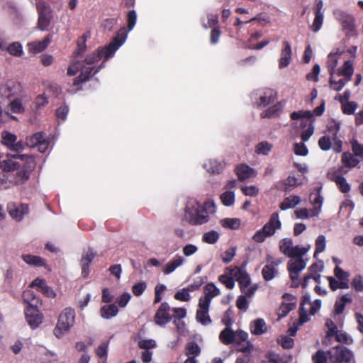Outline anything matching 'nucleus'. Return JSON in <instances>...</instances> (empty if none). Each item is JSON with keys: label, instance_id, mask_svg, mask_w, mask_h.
Listing matches in <instances>:
<instances>
[{"label": "nucleus", "instance_id": "f257e3e1", "mask_svg": "<svg viewBox=\"0 0 363 363\" xmlns=\"http://www.w3.org/2000/svg\"><path fill=\"white\" fill-rule=\"evenodd\" d=\"M216 211L213 201L208 200L201 205L196 200L190 199L186 204L184 219L193 225H203L211 220Z\"/></svg>", "mask_w": 363, "mask_h": 363}, {"label": "nucleus", "instance_id": "f03ea898", "mask_svg": "<svg viewBox=\"0 0 363 363\" xmlns=\"http://www.w3.org/2000/svg\"><path fill=\"white\" fill-rule=\"evenodd\" d=\"M220 340L224 345L236 343L238 345L237 350L243 353H250L253 347L252 345L247 341L248 334L243 330H237L234 332L230 327L223 330L219 335Z\"/></svg>", "mask_w": 363, "mask_h": 363}, {"label": "nucleus", "instance_id": "7ed1b4c3", "mask_svg": "<svg viewBox=\"0 0 363 363\" xmlns=\"http://www.w3.org/2000/svg\"><path fill=\"white\" fill-rule=\"evenodd\" d=\"M75 312L71 308H65L59 315L57 323L53 330L54 335L59 339L74 325Z\"/></svg>", "mask_w": 363, "mask_h": 363}, {"label": "nucleus", "instance_id": "20e7f679", "mask_svg": "<svg viewBox=\"0 0 363 363\" xmlns=\"http://www.w3.org/2000/svg\"><path fill=\"white\" fill-rule=\"evenodd\" d=\"M312 116L313 114L310 111H294L290 115L291 120L302 119L300 123V128L303 130L301 133V138L303 142L308 141L313 133V126L308 121Z\"/></svg>", "mask_w": 363, "mask_h": 363}, {"label": "nucleus", "instance_id": "39448f33", "mask_svg": "<svg viewBox=\"0 0 363 363\" xmlns=\"http://www.w3.org/2000/svg\"><path fill=\"white\" fill-rule=\"evenodd\" d=\"M329 360L333 363H355L352 351L342 345H338L328 351Z\"/></svg>", "mask_w": 363, "mask_h": 363}, {"label": "nucleus", "instance_id": "423d86ee", "mask_svg": "<svg viewBox=\"0 0 363 363\" xmlns=\"http://www.w3.org/2000/svg\"><path fill=\"white\" fill-rule=\"evenodd\" d=\"M335 19L342 26V29L347 36H354L357 35L354 18L352 15L346 12L336 9L333 11Z\"/></svg>", "mask_w": 363, "mask_h": 363}, {"label": "nucleus", "instance_id": "0eeeda50", "mask_svg": "<svg viewBox=\"0 0 363 363\" xmlns=\"http://www.w3.org/2000/svg\"><path fill=\"white\" fill-rule=\"evenodd\" d=\"M36 8L38 13V27L41 30H45L52 18V9L48 4L43 1L37 3Z\"/></svg>", "mask_w": 363, "mask_h": 363}, {"label": "nucleus", "instance_id": "6e6552de", "mask_svg": "<svg viewBox=\"0 0 363 363\" xmlns=\"http://www.w3.org/2000/svg\"><path fill=\"white\" fill-rule=\"evenodd\" d=\"M6 211L13 220L20 222L28 215L30 208L28 204L11 201L6 205Z\"/></svg>", "mask_w": 363, "mask_h": 363}, {"label": "nucleus", "instance_id": "1a4fd4ad", "mask_svg": "<svg viewBox=\"0 0 363 363\" xmlns=\"http://www.w3.org/2000/svg\"><path fill=\"white\" fill-rule=\"evenodd\" d=\"M306 267V262L302 258L292 259L288 262V269L290 278L292 281V286L297 287L299 285V273Z\"/></svg>", "mask_w": 363, "mask_h": 363}, {"label": "nucleus", "instance_id": "9d476101", "mask_svg": "<svg viewBox=\"0 0 363 363\" xmlns=\"http://www.w3.org/2000/svg\"><path fill=\"white\" fill-rule=\"evenodd\" d=\"M127 33L128 32L125 27L121 28L117 31L112 41L107 46L104 47V51L106 52V58L113 56L116 51L124 43L127 38Z\"/></svg>", "mask_w": 363, "mask_h": 363}, {"label": "nucleus", "instance_id": "9b49d317", "mask_svg": "<svg viewBox=\"0 0 363 363\" xmlns=\"http://www.w3.org/2000/svg\"><path fill=\"white\" fill-rule=\"evenodd\" d=\"M26 145L29 147H38L40 152H45L50 145V141L45 138L43 132L34 133L26 139Z\"/></svg>", "mask_w": 363, "mask_h": 363}, {"label": "nucleus", "instance_id": "f8f14e48", "mask_svg": "<svg viewBox=\"0 0 363 363\" xmlns=\"http://www.w3.org/2000/svg\"><path fill=\"white\" fill-rule=\"evenodd\" d=\"M0 90L2 95L9 98L16 95H20L22 93L23 88L18 82L10 79L8 80L4 85H1Z\"/></svg>", "mask_w": 363, "mask_h": 363}, {"label": "nucleus", "instance_id": "ddd939ff", "mask_svg": "<svg viewBox=\"0 0 363 363\" xmlns=\"http://www.w3.org/2000/svg\"><path fill=\"white\" fill-rule=\"evenodd\" d=\"M101 68H102V65H101L99 67H98L95 69L94 73H92V72L94 70V67L89 66L87 67H85L84 66V62H82V68L80 69L81 73L78 77H77L74 79L73 85L74 86H79L82 83L89 80V79L92 76L96 74L97 72H99Z\"/></svg>", "mask_w": 363, "mask_h": 363}, {"label": "nucleus", "instance_id": "4468645a", "mask_svg": "<svg viewBox=\"0 0 363 363\" xmlns=\"http://www.w3.org/2000/svg\"><path fill=\"white\" fill-rule=\"evenodd\" d=\"M25 315L28 323L32 328H36L42 323L43 315L37 308H27Z\"/></svg>", "mask_w": 363, "mask_h": 363}, {"label": "nucleus", "instance_id": "2eb2a0df", "mask_svg": "<svg viewBox=\"0 0 363 363\" xmlns=\"http://www.w3.org/2000/svg\"><path fill=\"white\" fill-rule=\"evenodd\" d=\"M345 52L344 50L335 48L328 55L326 64L329 74H335L338 60Z\"/></svg>", "mask_w": 363, "mask_h": 363}, {"label": "nucleus", "instance_id": "dca6fc26", "mask_svg": "<svg viewBox=\"0 0 363 363\" xmlns=\"http://www.w3.org/2000/svg\"><path fill=\"white\" fill-rule=\"evenodd\" d=\"M169 310V306L167 303L164 302L161 304L155 316L156 324L162 326L171 320V316L168 313Z\"/></svg>", "mask_w": 363, "mask_h": 363}, {"label": "nucleus", "instance_id": "f3484780", "mask_svg": "<svg viewBox=\"0 0 363 363\" xmlns=\"http://www.w3.org/2000/svg\"><path fill=\"white\" fill-rule=\"evenodd\" d=\"M199 308L196 315V320L204 325L210 324L211 320L208 315L209 305L208 303L199 301Z\"/></svg>", "mask_w": 363, "mask_h": 363}, {"label": "nucleus", "instance_id": "a211bd4d", "mask_svg": "<svg viewBox=\"0 0 363 363\" xmlns=\"http://www.w3.org/2000/svg\"><path fill=\"white\" fill-rule=\"evenodd\" d=\"M292 50L290 43L284 40L283 42V49L281 52V57L279 60V67L282 69L287 67L291 60Z\"/></svg>", "mask_w": 363, "mask_h": 363}, {"label": "nucleus", "instance_id": "6ab92c4d", "mask_svg": "<svg viewBox=\"0 0 363 363\" xmlns=\"http://www.w3.org/2000/svg\"><path fill=\"white\" fill-rule=\"evenodd\" d=\"M321 187L316 189L315 193H312L310 195V201L313 204V208L311 209V216H318L320 211L323 197L320 194Z\"/></svg>", "mask_w": 363, "mask_h": 363}, {"label": "nucleus", "instance_id": "aec40b11", "mask_svg": "<svg viewBox=\"0 0 363 363\" xmlns=\"http://www.w3.org/2000/svg\"><path fill=\"white\" fill-rule=\"evenodd\" d=\"M105 48H99L96 52L89 55L84 60V62L89 65V67H93V65L98 62L101 59L104 58V62L101 63L102 67L104 66V62L108 59L106 57V52L104 51Z\"/></svg>", "mask_w": 363, "mask_h": 363}, {"label": "nucleus", "instance_id": "412c9836", "mask_svg": "<svg viewBox=\"0 0 363 363\" xmlns=\"http://www.w3.org/2000/svg\"><path fill=\"white\" fill-rule=\"evenodd\" d=\"M96 254L92 250L89 249L87 251L83 252L82 257L80 260L82 267V274L86 277L89 273V266L91 263L92 260L95 257Z\"/></svg>", "mask_w": 363, "mask_h": 363}, {"label": "nucleus", "instance_id": "4be33fe9", "mask_svg": "<svg viewBox=\"0 0 363 363\" xmlns=\"http://www.w3.org/2000/svg\"><path fill=\"white\" fill-rule=\"evenodd\" d=\"M330 179L334 182L340 191L344 194L348 193L350 191V185L346 181V179L338 172H335L330 176Z\"/></svg>", "mask_w": 363, "mask_h": 363}, {"label": "nucleus", "instance_id": "5701e85b", "mask_svg": "<svg viewBox=\"0 0 363 363\" xmlns=\"http://www.w3.org/2000/svg\"><path fill=\"white\" fill-rule=\"evenodd\" d=\"M205 296L201 297L199 301L207 302L208 305L213 298L216 297L220 294L219 289L212 283L207 284L204 287Z\"/></svg>", "mask_w": 363, "mask_h": 363}, {"label": "nucleus", "instance_id": "b1692460", "mask_svg": "<svg viewBox=\"0 0 363 363\" xmlns=\"http://www.w3.org/2000/svg\"><path fill=\"white\" fill-rule=\"evenodd\" d=\"M311 302L310 294H306L303 296L300 307L299 320L301 324H303L309 320L308 315V306Z\"/></svg>", "mask_w": 363, "mask_h": 363}, {"label": "nucleus", "instance_id": "393cba45", "mask_svg": "<svg viewBox=\"0 0 363 363\" xmlns=\"http://www.w3.org/2000/svg\"><path fill=\"white\" fill-rule=\"evenodd\" d=\"M233 275L239 282L241 289L250 285V275L242 268H235Z\"/></svg>", "mask_w": 363, "mask_h": 363}, {"label": "nucleus", "instance_id": "a878e982", "mask_svg": "<svg viewBox=\"0 0 363 363\" xmlns=\"http://www.w3.org/2000/svg\"><path fill=\"white\" fill-rule=\"evenodd\" d=\"M354 73L353 64L351 60H346L343 65L337 70L338 76H343L346 81H350Z\"/></svg>", "mask_w": 363, "mask_h": 363}, {"label": "nucleus", "instance_id": "bb28decb", "mask_svg": "<svg viewBox=\"0 0 363 363\" xmlns=\"http://www.w3.org/2000/svg\"><path fill=\"white\" fill-rule=\"evenodd\" d=\"M341 161L342 164L347 168L355 167L360 162V160L350 152H345L342 153Z\"/></svg>", "mask_w": 363, "mask_h": 363}, {"label": "nucleus", "instance_id": "cd10ccee", "mask_svg": "<svg viewBox=\"0 0 363 363\" xmlns=\"http://www.w3.org/2000/svg\"><path fill=\"white\" fill-rule=\"evenodd\" d=\"M50 43L49 38H45L42 41L32 42L28 43L29 50L34 54H37L45 50Z\"/></svg>", "mask_w": 363, "mask_h": 363}, {"label": "nucleus", "instance_id": "c85d7f7f", "mask_svg": "<svg viewBox=\"0 0 363 363\" xmlns=\"http://www.w3.org/2000/svg\"><path fill=\"white\" fill-rule=\"evenodd\" d=\"M267 262L268 264L262 269V274L266 281H270L274 277L277 270L274 268V262L272 260L271 257H268Z\"/></svg>", "mask_w": 363, "mask_h": 363}, {"label": "nucleus", "instance_id": "c756f323", "mask_svg": "<svg viewBox=\"0 0 363 363\" xmlns=\"http://www.w3.org/2000/svg\"><path fill=\"white\" fill-rule=\"evenodd\" d=\"M277 99V94L271 89H267L264 91V95L259 97V106L265 107L272 104Z\"/></svg>", "mask_w": 363, "mask_h": 363}, {"label": "nucleus", "instance_id": "7c9ffc66", "mask_svg": "<svg viewBox=\"0 0 363 363\" xmlns=\"http://www.w3.org/2000/svg\"><path fill=\"white\" fill-rule=\"evenodd\" d=\"M21 258L26 264L29 265L34 267H46L45 259L39 256L23 255Z\"/></svg>", "mask_w": 363, "mask_h": 363}, {"label": "nucleus", "instance_id": "2f4dec72", "mask_svg": "<svg viewBox=\"0 0 363 363\" xmlns=\"http://www.w3.org/2000/svg\"><path fill=\"white\" fill-rule=\"evenodd\" d=\"M254 169L247 164H240L236 168V174L240 181H245L253 174Z\"/></svg>", "mask_w": 363, "mask_h": 363}, {"label": "nucleus", "instance_id": "473e14b6", "mask_svg": "<svg viewBox=\"0 0 363 363\" xmlns=\"http://www.w3.org/2000/svg\"><path fill=\"white\" fill-rule=\"evenodd\" d=\"M23 300L28 304V308H38L39 300L31 290H26L23 293Z\"/></svg>", "mask_w": 363, "mask_h": 363}, {"label": "nucleus", "instance_id": "72a5a7b5", "mask_svg": "<svg viewBox=\"0 0 363 363\" xmlns=\"http://www.w3.org/2000/svg\"><path fill=\"white\" fill-rule=\"evenodd\" d=\"M88 35L86 34H83L82 36L78 38L77 40V49L74 52V57H82L84 53L86 50V40Z\"/></svg>", "mask_w": 363, "mask_h": 363}, {"label": "nucleus", "instance_id": "f704fd0d", "mask_svg": "<svg viewBox=\"0 0 363 363\" xmlns=\"http://www.w3.org/2000/svg\"><path fill=\"white\" fill-rule=\"evenodd\" d=\"M118 312V308L114 304L104 306L100 310L101 317L106 319H109L116 316Z\"/></svg>", "mask_w": 363, "mask_h": 363}, {"label": "nucleus", "instance_id": "c9c22d12", "mask_svg": "<svg viewBox=\"0 0 363 363\" xmlns=\"http://www.w3.org/2000/svg\"><path fill=\"white\" fill-rule=\"evenodd\" d=\"M184 262V259L182 257H177L169 262L164 267L163 273L169 274L173 272L177 267L181 266Z\"/></svg>", "mask_w": 363, "mask_h": 363}, {"label": "nucleus", "instance_id": "e433bc0d", "mask_svg": "<svg viewBox=\"0 0 363 363\" xmlns=\"http://www.w3.org/2000/svg\"><path fill=\"white\" fill-rule=\"evenodd\" d=\"M300 197L298 196H290L284 199L280 203V208L281 210H286L288 208H294L300 202Z\"/></svg>", "mask_w": 363, "mask_h": 363}, {"label": "nucleus", "instance_id": "4c0bfd02", "mask_svg": "<svg viewBox=\"0 0 363 363\" xmlns=\"http://www.w3.org/2000/svg\"><path fill=\"white\" fill-rule=\"evenodd\" d=\"M252 333L255 335H261L267 331L265 322L263 319L255 320L250 326Z\"/></svg>", "mask_w": 363, "mask_h": 363}, {"label": "nucleus", "instance_id": "58836bf2", "mask_svg": "<svg viewBox=\"0 0 363 363\" xmlns=\"http://www.w3.org/2000/svg\"><path fill=\"white\" fill-rule=\"evenodd\" d=\"M281 109H282V106L281 105V103L278 102L276 104H274V106L268 108L267 110L263 111L261 113V117L262 118H270L274 116H278L281 113Z\"/></svg>", "mask_w": 363, "mask_h": 363}, {"label": "nucleus", "instance_id": "ea45409f", "mask_svg": "<svg viewBox=\"0 0 363 363\" xmlns=\"http://www.w3.org/2000/svg\"><path fill=\"white\" fill-rule=\"evenodd\" d=\"M275 228H262L253 236V239L257 242H262L268 236L274 235Z\"/></svg>", "mask_w": 363, "mask_h": 363}, {"label": "nucleus", "instance_id": "a19ab883", "mask_svg": "<svg viewBox=\"0 0 363 363\" xmlns=\"http://www.w3.org/2000/svg\"><path fill=\"white\" fill-rule=\"evenodd\" d=\"M16 140V135L10 132L3 131L1 133V143L9 150L11 148Z\"/></svg>", "mask_w": 363, "mask_h": 363}, {"label": "nucleus", "instance_id": "79ce46f5", "mask_svg": "<svg viewBox=\"0 0 363 363\" xmlns=\"http://www.w3.org/2000/svg\"><path fill=\"white\" fill-rule=\"evenodd\" d=\"M205 166L208 172L212 174L220 173L224 167L223 163L217 160H209L208 163L205 164Z\"/></svg>", "mask_w": 363, "mask_h": 363}, {"label": "nucleus", "instance_id": "37998d69", "mask_svg": "<svg viewBox=\"0 0 363 363\" xmlns=\"http://www.w3.org/2000/svg\"><path fill=\"white\" fill-rule=\"evenodd\" d=\"M349 81H346V79H340L339 80H336L335 79L334 74H330L329 84L330 86L333 90L339 91L342 89L346 83Z\"/></svg>", "mask_w": 363, "mask_h": 363}, {"label": "nucleus", "instance_id": "c03bdc74", "mask_svg": "<svg viewBox=\"0 0 363 363\" xmlns=\"http://www.w3.org/2000/svg\"><path fill=\"white\" fill-rule=\"evenodd\" d=\"M273 145L267 141L259 143L255 147V152L258 155H267L272 150Z\"/></svg>", "mask_w": 363, "mask_h": 363}, {"label": "nucleus", "instance_id": "a18cd8bd", "mask_svg": "<svg viewBox=\"0 0 363 363\" xmlns=\"http://www.w3.org/2000/svg\"><path fill=\"white\" fill-rule=\"evenodd\" d=\"M6 50L10 55L15 57H20L23 52L22 45L18 42L11 43Z\"/></svg>", "mask_w": 363, "mask_h": 363}, {"label": "nucleus", "instance_id": "49530a36", "mask_svg": "<svg viewBox=\"0 0 363 363\" xmlns=\"http://www.w3.org/2000/svg\"><path fill=\"white\" fill-rule=\"evenodd\" d=\"M292 246V240L289 238L283 239L279 243V249L281 252L287 257L291 254Z\"/></svg>", "mask_w": 363, "mask_h": 363}, {"label": "nucleus", "instance_id": "de8ad7c7", "mask_svg": "<svg viewBox=\"0 0 363 363\" xmlns=\"http://www.w3.org/2000/svg\"><path fill=\"white\" fill-rule=\"evenodd\" d=\"M201 350L199 345L194 342H190L186 345V355L187 357H196L200 354Z\"/></svg>", "mask_w": 363, "mask_h": 363}, {"label": "nucleus", "instance_id": "09e8293b", "mask_svg": "<svg viewBox=\"0 0 363 363\" xmlns=\"http://www.w3.org/2000/svg\"><path fill=\"white\" fill-rule=\"evenodd\" d=\"M357 107L358 104L355 101H347L341 104L342 111L345 115L354 114Z\"/></svg>", "mask_w": 363, "mask_h": 363}, {"label": "nucleus", "instance_id": "8fccbe9b", "mask_svg": "<svg viewBox=\"0 0 363 363\" xmlns=\"http://www.w3.org/2000/svg\"><path fill=\"white\" fill-rule=\"evenodd\" d=\"M9 109L14 113H21L24 112V107L22 101L19 98H16L10 102L9 105Z\"/></svg>", "mask_w": 363, "mask_h": 363}, {"label": "nucleus", "instance_id": "3c124183", "mask_svg": "<svg viewBox=\"0 0 363 363\" xmlns=\"http://www.w3.org/2000/svg\"><path fill=\"white\" fill-rule=\"evenodd\" d=\"M220 197L222 203L226 206H230L235 202V194L233 191H225Z\"/></svg>", "mask_w": 363, "mask_h": 363}, {"label": "nucleus", "instance_id": "603ef678", "mask_svg": "<svg viewBox=\"0 0 363 363\" xmlns=\"http://www.w3.org/2000/svg\"><path fill=\"white\" fill-rule=\"evenodd\" d=\"M219 233L216 230H211L203 234V240L208 244H214L219 238Z\"/></svg>", "mask_w": 363, "mask_h": 363}, {"label": "nucleus", "instance_id": "864d4df0", "mask_svg": "<svg viewBox=\"0 0 363 363\" xmlns=\"http://www.w3.org/2000/svg\"><path fill=\"white\" fill-rule=\"evenodd\" d=\"M284 191H290L292 188H294L299 184H301L300 182H298L297 178H296L294 176H289L284 182Z\"/></svg>", "mask_w": 363, "mask_h": 363}, {"label": "nucleus", "instance_id": "5fc2aeb1", "mask_svg": "<svg viewBox=\"0 0 363 363\" xmlns=\"http://www.w3.org/2000/svg\"><path fill=\"white\" fill-rule=\"evenodd\" d=\"M352 150L354 155L363 159V144L359 143L357 140L351 141Z\"/></svg>", "mask_w": 363, "mask_h": 363}, {"label": "nucleus", "instance_id": "6e6d98bb", "mask_svg": "<svg viewBox=\"0 0 363 363\" xmlns=\"http://www.w3.org/2000/svg\"><path fill=\"white\" fill-rule=\"evenodd\" d=\"M309 250V247H301L298 245L296 247L292 246L291 254L289 256V257H291L293 259L302 257Z\"/></svg>", "mask_w": 363, "mask_h": 363}, {"label": "nucleus", "instance_id": "4d7b16f0", "mask_svg": "<svg viewBox=\"0 0 363 363\" xmlns=\"http://www.w3.org/2000/svg\"><path fill=\"white\" fill-rule=\"evenodd\" d=\"M318 145L322 150L327 151L331 148L332 140L330 136L324 135L319 139Z\"/></svg>", "mask_w": 363, "mask_h": 363}, {"label": "nucleus", "instance_id": "13d9d810", "mask_svg": "<svg viewBox=\"0 0 363 363\" xmlns=\"http://www.w3.org/2000/svg\"><path fill=\"white\" fill-rule=\"evenodd\" d=\"M295 307V304L292 303H283L278 311L279 318L286 316L291 311H292Z\"/></svg>", "mask_w": 363, "mask_h": 363}, {"label": "nucleus", "instance_id": "bf43d9fd", "mask_svg": "<svg viewBox=\"0 0 363 363\" xmlns=\"http://www.w3.org/2000/svg\"><path fill=\"white\" fill-rule=\"evenodd\" d=\"M315 251L314 257H316L317 254L323 252L325 247V238L323 235H319L315 240Z\"/></svg>", "mask_w": 363, "mask_h": 363}, {"label": "nucleus", "instance_id": "052dcab7", "mask_svg": "<svg viewBox=\"0 0 363 363\" xmlns=\"http://www.w3.org/2000/svg\"><path fill=\"white\" fill-rule=\"evenodd\" d=\"M137 15L134 10L129 11L127 13V26L129 30H131L136 23Z\"/></svg>", "mask_w": 363, "mask_h": 363}, {"label": "nucleus", "instance_id": "680f3d73", "mask_svg": "<svg viewBox=\"0 0 363 363\" xmlns=\"http://www.w3.org/2000/svg\"><path fill=\"white\" fill-rule=\"evenodd\" d=\"M323 22V13H315V18L312 25V30L314 32L318 31Z\"/></svg>", "mask_w": 363, "mask_h": 363}, {"label": "nucleus", "instance_id": "e2e57ef3", "mask_svg": "<svg viewBox=\"0 0 363 363\" xmlns=\"http://www.w3.org/2000/svg\"><path fill=\"white\" fill-rule=\"evenodd\" d=\"M340 129V123L333 122L328 125V132L331 134L332 139H337V134Z\"/></svg>", "mask_w": 363, "mask_h": 363}, {"label": "nucleus", "instance_id": "0e129e2a", "mask_svg": "<svg viewBox=\"0 0 363 363\" xmlns=\"http://www.w3.org/2000/svg\"><path fill=\"white\" fill-rule=\"evenodd\" d=\"M69 112V108L67 105H62L60 106L55 112V116L57 119H60L62 121H65L67 113Z\"/></svg>", "mask_w": 363, "mask_h": 363}, {"label": "nucleus", "instance_id": "69168bd1", "mask_svg": "<svg viewBox=\"0 0 363 363\" xmlns=\"http://www.w3.org/2000/svg\"><path fill=\"white\" fill-rule=\"evenodd\" d=\"M189 291H187V287L182 289L181 291H177L174 294V298L177 300L182 301H189L190 299Z\"/></svg>", "mask_w": 363, "mask_h": 363}, {"label": "nucleus", "instance_id": "338daca9", "mask_svg": "<svg viewBox=\"0 0 363 363\" xmlns=\"http://www.w3.org/2000/svg\"><path fill=\"white\" fill-rule=\"evenodd\" d=\"M294 150L296 155L300 156H306L308 153V150L307 147L303 143H295Z\"/></svg>", "mask_w": 363, "mask_h": 363}, {"label": "nucleus", "instance_id": "774afa93", "mask_svg": "<svg viewBox=\"0 0 363 363\" xmlns=\"http://www.w3.org/2000/svg\"><path fill=\"white\" fill-rule=\"evenodd\" d=\"M327 354L323 350H318L313 357L314 363H326L327 362Z\"/></svg>", "mask_w": 363, "mask_h": 363}]
</instances>
